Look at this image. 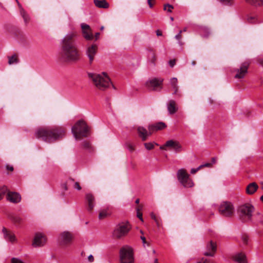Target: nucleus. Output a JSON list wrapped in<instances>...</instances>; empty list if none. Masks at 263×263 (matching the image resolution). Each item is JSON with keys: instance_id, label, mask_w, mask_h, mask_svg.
<instances>
[{"instance_id": "nucleus-1", "label": "nucleus", "mask_w": 263, "mask_h": 263, "mask_svg": "<svg viewBox=\"0 0 263 263\" xmlns=\"http://www.w3.org/2000/svg\"><path fill=\"white\" fill-rule=\"evenodd\" d=\"M77 33L71 31L66 34L61 41V50L58 57L60 61L76 62L80 59V53L77 46Z\"/></svg>"}, {"instance_id": "nucleus-2", "label": "nucleus", "mask_w": 263, "mask_h": 263, "mask_svg": "<svg viewBox=\"0 0 263 263\" xmlns=\"http://www.w3.org/2000/svg\"><path fill=\"white\" fill-rule=\"evenodd\" d=\"M66 130L62 126L40 127L34 133L35 138L46 142L52 143L63 138Z\"/></svg>"}, {"instance_id": "nucleus-3", "label": "nucleus", "mask_w": 263, "mask_h": 263, "mask_svg": "<svg viewBox=\"0 0 263 263\" xmlns=\"http://www.w3.org/2000/svg\"><path fill=\"white\" fill-rule=\"evenodd\" d=\"M88 77L92 81L96 87L101 90H104L110 85L113 87L110 79L105 72H102L100 74L95 73H89Z\"/></svg>"}, {"instance_id": "nucleus-4", "label": "nucleus", "mask_w": 263, "mask_h": 263, "mask_svg": "<svg viewBox=\"0 0 263 263\" xmlns=\"http://www.w3.org/2000/svg\"><path fill=\"white\" fill-rule=\"evenodd\" d=\"M88 126L83 120L78 121L72 127L71 131L76 140L87 137L88 134Z\"/></svg>"}, {"instance_id": "nucleus-5", "label": "nucleus", "mask_w": 263, "mask_h": 263, "mask_svg": "<svg viewBox=\"0 0 263 263\" xmlns=\"http://www.w3.org/2000/svg\"><path fill=\"white\" fill-rule=\"evenodd\" d=\"M254 210V207L252 204L247 203L240 205L237 212L240 218L242 221H249L252 219Z\"/></svg>"}, {"instance_id": "nucleus-6", "label": "nucleus", "mask_w": 263, "mask_h": 263, "mask_svg": "<svg viewBox=\"0 0 263 263\" xmlns=\"http://www.w3.org/2000/svg\"><path fill=\"white\" fill-rule=\"evenodd\" d=\"M130 229L131 226L128 222L119 223L116 226L113 232V235L116 238H120L125 236Z\"/></svg>"}, {"instance_id": "nucleus-7", "label": "nucleus", "mask_w": 263, "mask_h": 263, "mask_svg": "<svg viewBox=\"0 0 263 263\" xmlns=\"http://www.w3.org/2000/svg\"><path fill=\"white\" fill-rule=\"evenodd\" d=\"M121 263H133L134 257L133 249L130 247L125 246L123 247L120 251Z\"/></svg>"}, {"instance_id": "nucleus-8", "label": "nucleus", "mask_w": 263, "mask_h": 263, "mask_svg": "<svg viewBox=\"0 0 263 263\" xmlns=\"http://www.w3.org/2000/svg\"><path fill=\"white\" fill-rule=\"evenodd\" d=\"M219 212L222 216L231 217L234 213V208L231 202L224 201L220 204Z\"/></svg>"}, {"instance_id": "nucleus-9", "label": "nucleus", "mask_w": 263, "mask_h": 263, "mask_svg": "<svg viewBox=\"0 0 263 263\" xmlns=\"http://www.w3.org/2000/svg\"><path fill=\"white\" fill-rule=\"evenodd\" d=\"M250 64V63L248 61L243 62L239 68L235 69L233 71V72L235 73L234 78L237 79L244 78L248 72Z\"/></svg>"}, {"instance_id": "nucleus-10", "label": "nucleus", "mask_w": 263, "mask_h": 263, "mask_svg": "<svg viewBox=\"0 0 263 263\" xmlns=\"http://www.w3.org/2000/svg\"><path fill=\"white\" fill-rule=\"evenodd\" d=\"M166 147H170L176 152H180L182 150V147L177 141L170 140L166 142L164 145L160 146L161 149L166 150Z\"/></svg>"}, {"instance_id": "nucleus-11", "label": "nucleus", "mask_w": 263, "mask_h": 263, "mask_svg": "<svg viewBox=\"0 0 263 263\" xmlns=\"http://www.w3.org/2000/svg\"><path fill=\"white\" fill-rule=\"evenodd\" d=\"M81 27L83 37L86 41H91L93 39V35L90 26L85 23H82Z\"/></svg>"}, {"instance_id": "nucleus-12", "label": "nucleus", "mask_w": 263, "mask_h": 263, "mask_svg": "<svg viewBox=\"0 0 263 263\" xmlns=\"http://www.w3.org/2000/svg\"><path fill=\"white\" fill-rule=\"evenodd\" d=\"M163 80L162 79H156L154 78L149 81H148L146 83V86L150 89L153 90H156L159 88L160 90L162 88V84Z\"/></svg>"}, {"instance_id": "nucleus-13", "label": "nucleus", "mask_w": 263, "mask_h": 263, "mask_svg": "<svg viewBox=\"0 0 263 263\" xmlns=\"http://www.w3.org/2000/svg\"><path fill=\"white\" fill-rule=\"evenodd\" d=\"M72 238L73 236L71 233L65 231L61 233L59 241L61 245H68L71 242Z\"/></svg>"}, {"instance_id": "nucleus-14", "label": "nucleus", "mask_w": 263, "mask_h": 263, "mask_svg": "<svg viewBox=\"0 0 263 263\" xmlns=\"http://www.w3.org/2000/svg\"><path fill=\"white\" fill-rule=\"evenodd\" d=\"M98 51V46L96 44H92L88 46L86 49V55L89 59V62L91 64L93 61Z\"/></svg>"}, {"instance_id": "nucleus-15", "label": "nucleus", "mask_w": 263, "mask_h": 263, "mask_svg": "<svg viewBox=\"0 0 263 263\" xmlns=\"http://www.w3.org/2000/svg\"><path fill=\"white\" fill-rule=\"evenodd\" d=\"M46 242V238L44 234L41 233H37L35 234L32 246L34 247L43 246Z\"/></svg>"}, {"instance_id": "nucleus-16", "label": "nucleus", "mask_w": 263, "mask_h": 263, "mask_svg": "<svg viewBox=\"0 0 263 263\" xmlns=\"http://www.w3.org/2000/svg\"><path fill=\"white\" fill-rule=\"evenodd\" d=\"M216 244L211 241L206 245L204 255L208 256H213L216 252Z\"/></svg>"}, {"instance_id": "nucleus-17", "label": "nucleus", "mask_w": 263, "mask_h": 263, "mask_svg": "<svg viewBox=\"0 0 263 263\" xmlns=\"http://www.w3.org/2000/svg\"><path fill=\"white\" fill-rule=\"evenodd\" d=\"M86 203L87 205V210L91 211L95 205V198L94 196L90 193H87L85 195Z\"/></svg>"}, {"instance_id": "nucleus-18", "label": "nucleus", "mask_w": 263, "mask_h": 263, "mask_svg": "<svg viewBox=\"0 0 263 263\" xmlns=\"http://www.w3.org/2000/svg\"><path fill=\"white\" fill-rule=\"evenodd\" d=\"M7 199L11 202L16 203L21 201V197L16 192H8L7 194Z\"/></svg>"}, {"instance_id": "nucleus-19", "label": "nucleus", "mask_w": 263, "mask_h": 263, "mask_svg": "<svg viewBox=\"0 0 263 263\" xmlns=\"http://www.w3.org/2000/svg\"><path fill=\"white\" fill-rule=\"evenodd\" d=\"M137 130L139 136L142 141H145L152 134V132H151L149 130L147 131L146 129L142 126L138 127Z\"/></svg>"}, {"instance_id": "nucleus-20", "label": "nucleus", "mask_w": 263, "mask_h": 263, "mask_svg": "<svg viewBox=\"0 0 263 263\" xmlns=\"http://www.w3.org/2000/svg\"><path fill=\"white\" fill-rule=\"evenodd\" d=\"M4 238L8 241L14 242L16 241L15 235L11 232L8 231L5 228L2 230Z\"/></svg>"}, {"instance_id": "nucleus-21", "label": "nucleus", "mask_w": 263, "mask_h": 263, "mask_svg": "<svg viewBox=\"0 0 263 263\" xmlns=\"http://www.w3.org/2000/svg\"><path fill=\"white\" fill-rule=\"evenodd\" d=\"M166 127L165 123L162 122H159L156 124H152L148 126V129L151 132L162 130Z\"/></svg>"}, {"instance_id": "nucleus-22", "label": "nucleus", "mask_w": 263, "mask_h": 263, "mask_svg": "<svg viewBox=\"0 0 263 263\" xmlns=\"http://www.w3.org/2000/svg\"><path fill=\"white\" fill-rule=\"evenodd\" d=\"M177 176L178 180L181 184L184 183V180L187 179L189 175L187 173L186 171L183 168L179 169L177 173Z\"/></svg>"}, {"instance_id": "nucleus-23", "label": "nucleus", "mask_w": 263, "mask_h": 263, "mask_svg": "<svg viewBox=\"0 0 263 263\" xmlns=\"http://www.w3.org/2000/svg\"><path fill=\"white\" fill-rule=\"evenodd\" d=\"M167 108L170 114L173 115L178 110V107L174 100H170L167 104Z\"/></svg>"}, {"instance_id": "nucleus-24", "label": "nucleus", "mask_w": 263, "mask_h": 263, "mask_svg": "<svg viewBox=\"0 0 263 263\" xmlns=\"http://www.w3.org/2000/svg\"><path fill=\"white\" fill-rule=\"evenodd\" d=\"M170 84L172 88L174 89V95H178L181 97V95L178 93L179 87L178 86V80L176 78H172L170 79Z\"/></svg>"}, {"instance_id": "nucleus-25", "label": "nucleus", "mask_w": 263, "mask_h": 263, "mask_svg": "<svg viewBox=\"0 0 263 263\" xmlns=\"http://www.w3.org/2000/svg\"><path fill=\"white\" fill-rule=\"evenodd\" d=\"M157 58L155 53L152 49L148 50V63L152 66H154L156 64Z\"/></svg>"}, {"instance_id": "nucleus-26", "label": "nucleus", "mask_w": 263, "mask_h": 263, "mask_svg": "<svg viewBox=\"0 0 263 263\" xmlns=\"http://www.w3.org/2000/svg\"><path fill=\"white\" fill-rule=\"evenodd\" d=\"M258 186L255 182L249 184L246 187V193L249 195L253 194L258 189Z\"/></svg>"}, {"instance_id": "nucleus-27", "label": "nucleus", "mask_w": 263, "mask_h": 263, "mask_svg": "<svg viewBox=\"0 0 263 263\" xmlns=\"http://www.w3.org/2000/svg\"><path fill=\"white\" fill-rule=\"evenodd\" d=\"M199 32L201 36L204 38L209 37L211 34L210 29L205 26L200 27Z\"/></svg>"}, {"instance_id": "nucleus-28", "label": "nucleus", "mask_w": 263, "mask_h": 263, "mask_svg": "<svg viewBox=\"0 0 263 263\" xmlns=\"http://www.w3.org/2000/svg\"><path fill=\"white\" fill-rule=\"evenodd\" d=\"M233 258L236 262L238 263H247L246 256L242 253L236 254L235 256H234Z\"/></svg>"}, {"instance_id": "nucleus-29", "label": "nucleus", "mask_w": 263, "mask_h": 263, "mask_svg": "<svg viewBox=\"0 0 263 263\" xmlns=\"http://www.w3.org/2000/svg\"><path fill=\"white\" fill-rule=\"evenodd\" d=\"M72 183H73V187L74 189H77L78 190H80L81 189V187L80 185L79 182H74V180L72 179H69L67 180L66 184H63V187L64 188V189L65 190H67V184H70Z\"/></svg>"}, {"instance_id": "nucleus-30", "label": "nucleus", "mask_w": 263, "mask_h": 263, "mask_svg": "<svg viewBox=\"0 0 263 263\" xmlns=\"http://www.w3.org/2000/svg\"><path fill=\"white\" fill-rule=\"evenodd\" d=\"M111 214V211L110 210L109 208H107L106 209H103L100 211L99 214V218L100 219H102L106 217L109 216Z\"/></svg>"}, {"instance_id": "nucleus-31", "label": "nucleus", "mask_w": 263, "mask_h": 263, "mask_svg": "<svg viewBox=\"0 0 263 263\" xmlns=\"http://www.w3.org/2000/svg\"><path fill=\"white\" fill-rule=\"evenodd\" d=\"M94 4L98 8H107L108 3L105 0H95Z\"/></svg>"}, {"instance_id": "nucleus-32", "label": "nucleus", "mask_w": 263, "mask_h": 263, "mask_svg": "<svg viewBox=\"0 0 263 263\" xmlns=\"http://www.w3.org/2000/svg\"><path fill=\"white\" fill-rule=\"evenodd\" d=\"M245 1L248 4L255 7L263 6V0H245Z\"/></svg>"}, {"instance_id": "nucleus-33", "label": "nucleus", "mask_w": 263, "mask_h": 263, "mask_svg": "<svg viewBox=\"0 0 263 263\" xmlns=\"http://www.w3.org/2000/svg\"><path fill=\"white\" fill-rule=\"evenodd\" d=\"M184 183L181 184L185 187H191L194 186V183L192 180L190 179V176L187 177V179H184Z\"/></svg>"}, {"instance_id": "nucleus-34", "label": "nucleus", "mask_w": 263, "mask_h": 263, "mask_svg": "<svg viewBox=\"0 0 263 263\" xmlns=\"http://www.w3.org/2000/svg\"><path fill=\"white\" fill-rule=\"evenodd\" d=\"M11 220L15 224H21L23 222V219L20 216L14 215L11 217Z\"/></svg>"}, {"instance_id": "nucleus-35", "label": "nucleus", "mask_w": 263, "mask_h": 263, "mask_svg": "<svg viewBox=\"0 0 263 263\" xmlns=\"http://www.w3.org/2000/svg\"><path fill=\"white\" fill-rule=\"evenodd\" d=\"M8 63L10 65L16 64L18 62V60L17 59V57L16 54H14L12 56L9 57Z\"/></svg>"}, {"instance_id": "nucleus-36", "label": "nucleus", "mask_w": 263, "mask_h": 263, "mask_svg": "<svg viewBox=\"0 0 263 263\" xmlns=\"http://www.w3.org/2000/svg\"><path fill=\"white\" fill-rule=\"evenodd\" d=\"M247 20V22L250 24H256L258 23L256 16H248Z\"/></svg>"}, {"instance_id": "nucleus-37", "label": "nucleus", "mask_w": 263, "mask_h": 263, "mask_svg": "<svg viewBox=\"0 0 263 263\" xmlns=\"http://www.w3.org/2000/svg\"><path fill=\"white\" fill-rule=\"evenodd\" d=\"M8 192V189L6 186H3L0 187V200L4 197V195Z\"/></svg>"}, {"instance_id": "nucleus-38", "label": "nucleus", "mask_w": 263, "mask_h": 263, "mask_svg": "<svg viewBox=\"0 0 263 263\" xmlns=\"http://www.w3.org/2000/svg\"><path fill=\"white\" fill-rule=\"evenodd\" d=\"M173 9H174V7L172 5H170L168 4L164 5V6H163L164 10L168 12H172V10Z\"/></svg>"}, {"instance_id": "nucleus-39", "label": "nucleus", "mask_w": 263, "mask_h": 263, "mask_svg": "<svg viewBox=\"0 0 263 263\" xmlns=\"http://www.w3.org/2000/svg\"><path fill=\"white\" fill-rule=\"evenodd\" d=\"M255 220L260 223H263V215L257 214L254 215Z\"/></svg>"}, {"instance_id": "nucleus-40", "label": "nucleus", "mask_w": 263, "mask_h": 263, "mask_svg": "<svg viewBox=\"0 0 263 263\" xmlns=\"http://www.w3.org/2000/svg\"><path fill=\"white\" fill-rule=\"evenodd\" d=\"M223 4L227 6H232L234 4L233 0H219Z\"/></svg>"}, {"instance_id": "nucleus-41", "label": "nucleus", "mask_w": 263, "mask_h": 263, "mask_svg": "<svg viewBox=\"0 0 263 263\" xmlns=\"http://www.w3.org/2000/svg\"><path fill=\"white\" fill-rule=\"evenodd\" d=\"M21 15H22V16H23V18L24 20V21L26 23H27L28 20H29V16H28V15L27 14H26V13L24 11V10H22L21 11Z\"/></svg>"}, {"instance_id": "nucleus-42", "label": "nucleus", "mask_w": 263, "mask_h": 263, "mask_svg": "<svg viewBox=\"0 0 263 263\" xmlns=\"http://www.w3.org/2000/svg\"><path fill=\"white\" fill-rule=\"evenodd\" d=\"M145 147L147 150H151L154 148V144L153 143H144Z\"/></svg>"}, {"instance_id": "nucleus-43", "label": "nucleus", "mask_w": 263, "mask_h": 263, "mask_svg": "<svg viewBox=\"0 0 263 263\" xmlns=\"http://www.w3.org/2000/svg\"><path fill=\"white\" fill-rule=\"evenodd\" d=\"M241 239L243 243V244L246 245L247 244L248 240V236L246 234H243L241 236Z\"/></svg>"}, {"instance_id": "nucleus-44", "label": "nucleus", "mask_w": 263, "mask_h": 263, "mask_svg": "<svg viewBox=\"0 0 263 263\" xmlns=\"http://www.w3.org/2000/svg\"><path fill=\"white\" fill-rule=\"evenodd\" d=\"M197 263H213V262L209 259L203 258L197 261Z\"/></svg>"}, {"instance_id": "nucleus-45", "label": "nucleus", "mask_w": 263, "mask_h": 263, "mask_svg": "<svg viewBox=\"0 0 263 263\" xmlns=\"http://www.w3.org/2000/svg\"><path fill=\"white\" fill-rule=\"evenodd\" d=\"M182 32V31H180L178 33V34H177V35H176L175 36V39L177 40H178L179 42V43L180 44V45H182V43H181V42L180 41V40L182 38V36H181V33Z\"/></svg>"}, {"instance_id": "nucleus-46", "label": "nucleus", "mask_w": 263, "mask_h": 263, "mask_svg": "<svg viewBox=\"0 0 263 263\" xmlns=\"http://www.w3.org/2000/svg\"><path fill=\"white\" fill-rule=\"evenodd\" d=\"M11 263H24V262L18 258H12L11 259Z\"/></svg>"}, {"instance_id": "nucleus-47", "label": "nucleus", "mask_w": 263, "mask_h": 263, "mask_svg": "<svg viewBox=\"0 0 263 263\" xmlns=\"http://www.w3.org/2000/svg\"><path fill=\"white\" fill-rule=\"evenodd\" d=\"M155 0H147V3L150 8H152L154 6Z\"/></svg>"}, {"instance_id": "nucleus-48", "label": "nucleus", "mask_w": 263, "mask_h": 263, "mask_svg": "<svg viewBox=\"0 0 263 263\" xmlns=\"http://www.w3.org/2000/svg\"><path fill=\"white\" fill-rule=\"evenodd\" d=\"M83 146L84 148L86 149H88L90 147V144L88 142L85 141L83 142Z\"/></svg>"}, {"instance_id": "nucleus-49", "label": "nucleus", "mask_w": 263, "mask_h": 263, "mask_svg": "<svg viewBox=\"0 0 263 263\" xmlns=\"http://www.w3.org/2000/svg\"><path fill=\"white\" fill-rule=\"evenodd\" d=\"M139 208L137 209V217L141 220L143 221L142 214L139 212Z\"/></svg>"}, {"instance_id": "nucleus-50", "label": "nucleus", "mask_w": 263, "mask_h": 263, "mask_svg": "<svg viewBox=\"0 0 263 263\" xmlns=\"http://www.w3.org/2000/svg\"><path fill=\"white\" fill-rule=\"evenodd\" d=\"M201 168H202V166H199L197 168H192L191 171V173L192 174H195Z\"/></svg>"}, {"instance_id": "nucleus-51", "label": "nucleus", "mask_w": 263, "mask_h": 263, "mask_svg": "<svg viewBox=\"0 0 263 263\" xmlns=\"http://www.w3.org/2000/svg\"><path fill=\"white\" fill-rule=\"evenodd\" d=\"M155 221L158 227H159L161 226V219L157 217V218L156 219H155Z\"/></svg>"}, {"instance_id": "nucleus-52", "label": "nucleus", "mask_w": 263, "mask_h": 263, "mask_svg": "<svg viewBox=\"0 0 263 263\" xmlns=\"http://www.w3.org/2000/svg\"><path fill=\"white\" fill-rule=\"evenodd\" d=\"M6 170L8 171L12 172L13 171V167L12 165H6Z\"/></svg>"}, {"instance_id": "nucleus-53", "label": "nucleus", "mask_w": 263, "mask_h": 263, "mask_svg": "<svg viewBox=\"0 0 263 263\" xmlns=\"http://www.w3.org/2000/svg\"><path fill=\"white\" fill-rule=\"evenodd\" d=\"M94 257L92 255H90L89 256H88V261L89 262H92L94 261Z\"/></svg>"}, {"instance_id": "nucleus-54", "label": "nucleus", "mask_w": 263, "mask_h": 263, "mask_svg": "<svg viewBox=\"0 0 263 263\" xmlns=\"http://www.w3.org/2000/svg\"><path fill=\"white\" fill-rule=\"evenodd\" d=\"M175 63H176L175 60H170V61H169V64H170V66L171 67H173L175 65Z\"/></svg>"}, {"instance_id": "nucleus-55", "label": "nucleus", "mask_w": 263, "mask_h": 263, "mask_svg": "<svg viewBox=\"0 0 263 263\" xmlns=\"http://www.w3.org/2000/svg\"><path fill=\"white\" fill-rule=\"evenodd\" d=\"M140 238H141V239L142 241V243H143V245H144L145 244L147 243V242L146 241V238H145V237L144 236H141L140 237Z\"/></svg>"}, {"instance_id": "nucleus-56", "label": "nucleus", "mask_w": 263, "mask_h": 263, "mask_svg": "<svg viewBox=\"0 0 263 263\" xmlns=\"http://www.w3.org/2000/svg\"><path fill=\"white\" fill-rule=\"evenodd\" d=\"M100 35V33L99 32H97L95 33L93 37L95 36L96 41L98 40L99 39Z\"/></svg>"}, {"instance_id": "nucleus-57", "label": "nucleus", "mask_w": 263, "mask_h": 263, "mask_svg": "<svg viewBox=\"0 0 263 263\" xmlns=\"http://www.w3.org/2000/svg\"><path fill=\"white\" fill-rule=\"evenodd\" d=\"M200 166H202V167H211L212 166V163H206L204 164L201 165Z\"/></svg>"}, {"instance_id": "nucleus-58", "label": "nucleus", "mask_w": 263, "mask_h": 263, "mask_svg": "<svg viewBox=\"0 0 263 263\" xmlns=\"http://www.w3.org/2000/svg\"><path fill=\"white\" fill-rule=\"evenodd\" d=\"M259 64L263 67V58H260L258 60Z\"/></svg>"}, {"instance_id": "nucleus-59", "label": "nucleus", "mask_w": 263, "mask_h": 263, "mask_svg": "<svg viewBox=\"0 0 263 263\" xmlns=\"http://www.w3.org/2000/svg\"><path fill=\"white\" fill-rule=\"evenodd\" d=\"M151 218L153 219H154L155 221V219H156L157 218V217H156V216L153 213H152L151 214Z\"/></svg>"}, {"instance_id": "nucleus-60", "label": "nucleus", "mask_w": 263, "mask_h": 263, "mask_svg": "<svg viewBox=\"0 0 263 263\" xmlns=\"http://www.w3.org/2000/svg\"><path fill=\"white\" fill-rule=\"evenodd\" d=\"M156 34L157 36H161L162 35V32L160 30L156 31Z\"/></svg>"}, {"instance_id": "nucleus-61", "label": "nucleus", "mask_w": 263, "mask_h": 263, "mask_svg": "<svg viewBox=\"0 0 263 263\" xmlns=\"http://www.w3.org/2000/svg\"><path fill=\"white\" fill-rule=\"evenodd\" d=\"M216 159L215 157L212 158V163H215L216 162Z\"/></svg>"}, {"instance_id": "nucleus-62", "label": "nucleus", "mask_w": 263, "mask_h": 263, "mask_svg": "<svg viewBox=\"0 0 263 263\" xmlns=\"http://www.w3.org/2000/svg\"><path fill=\"white\" fill-rule=\"evenodd\" d=\"M139 202H140L139 199H137L136 200V201H135L136 203L138 204L139 203Z\"/></svg>"}, {"instance_id": "nucleus-63", "label": "nucleus", "mask_w": 263, "mask_h": 263, "mask_svg": "<svg viewBox=\"0 0 263 263\" xmlns=\"http://www.w3.org/2000/svg\"><path fill=\"white\" fill-rule=\"evenodd\" d=\"M154 263H159L158 261V259H157V258L155 259Z\"/></svg>"}, {"instance_id": "nucleus-64", "label": "nucleus", "mask_w": 263, "mask_h": 263, "mask_svg": "<svg viewBox=\"0 0 263 263\" xmlns=\"http://www.w3.org/2000/svg\"><path fill=\"white\" fill-rule=\"evenodd\" d=\"M260 200L263 202V195L260 197Z\"/></svg>"}]
</instances>
